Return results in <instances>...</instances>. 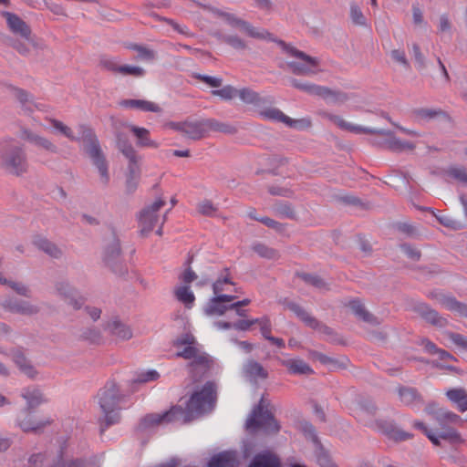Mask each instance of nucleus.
<instances>
[{
	"mask_svg": "<svg viewBox=\"0 0 467 467\" xmlns=\"http://www.w3.org/2000/svg\"><path fill=\"white\" fill-rule=\"evenodd\" d=\"M217 400L216 385L207 381L201 389L195 390L186 403V408L172 406L171 409H179L174 413L177 422L187 423L194 419L210 413L213 410Z\"/></svg>",
	"mask_w": 467,
	"mask_h": 467,
	"instance_id": "1",
	"label": "nucleus"
},
{
	"mask_svg": "<svg viewBox=\"0 0 467 467\" xmlns=\"http://www.w3.org/2000/svg\"><path fill=\"white\" fill-rule=\"evenodd\" d=\"M124 395L114 379H109L98 392V403L102 416L99 418V432L102 435L108 428L119 422L120 402Z\"/></svg>",
	"mask_w": 467,
	"mask_h": 467,
	"instance_id": "2",
	"label": "nucleus"
},
{
	"mask_svg": "<svg viewBox=\"0 0 467 467\" xmlns=\"http://www.w3.org/2000/svg\"><path fill=\"white\" fill-rule=\"evenodd\" d=\"M102 455H92L89 458H70L64 449L55 451L33 453L27 460L28 467H100Z\"/></svg>",
	"mask_w": 467,
	"mask_h": 467,
	"instance_id": "3",
	"label": "nucleus"
},
{
	"mask_svg": "<svg viewBox=\"0 0 467 467\" xmlns=\"http://www.w3.org/2000/svg\"><path fill=\"white\" fill-rule=\"evenodd\" d=\"M30 168L27 153L24 146L14 138L8 137L0 141V170L5 173L22 177Z\"/></svg>",
	"mask_w": 467,
	"mask_h": 467,
	"instance_id": "4",
	"label": "nucleus"
},
{
	"mask_svg": "<svg viewBox=\"0 0 467 467\" xmlns=\"http://www.w3.org/2000/svg\"><path fill=\"white\" fill-rule=\"evenodd\" d=\"M246 429L253 433L262 431L266 434H275L279 431V423L268 410H265L264 398L260 400L259 404L254 408L247 419Z\"/></svg>",
	"mask_w": 467,
	"mask_h": 467,
	"instance_id": "5",
	"label": "nucleus"
},
{
	"mask_svg": "<svg viewBox=\"0 0 467 467\" xmlns=\"http://www.w3.org/2000/svg\"><path fill=\"white\" fill-rule=\"evenodd\" d=\"M273 41L276 42L288 55L300 59V61H290L287 63L288 67L295 75L311 76L317 73L316 67L318 66L317 58L310 57L303 51L287 45L283 40L274 38Z\"/></svg>",
	"mask_w": 467,
	"mask_h": 467,
	"instance_id": "6",
	"label": "nucleus"
},
{
	"mask_svg": "<svg viewBox=\"0 0 467 467\" xmlns=\"http://www.w3.org/2000/svg\"><path fill=\"white\" fill-rule=\"evenodd\" d=\"M80 129L83 130V136L88 140L86 146V152L92 160L93 164L99 170L101 182L104 185H107L109 182L108 163L104 154L102 153L99 140L96 139L91 130L86 128L85 126H80Z\"/></svg>",
	"mask_w": 467,
	"mask_h": 467,
	"instance_id": "7",
	"label": "nucleus"
},
{
	"mask_svg": "<svg viewBox=\"0 0 467 467\" xmlns=\"http://www.w3.org/2000/svg\"><path fill=\"white\" fill-rule=\"evenodd\" d=\"M103 259L105 264L116 275H123L127 273L121 256L120 241L114 228L111 229V239L105 247Z\"/></svg>",
	"mask_w": 467,
	"mask_h": 467,
	"instance_id": "8",
	"label": "nucleus"
},
{
	"mask_svg": "<svg viewBox=\"0 0 467 467\" xmlns=\"http://www.w3.org/2000/svg\"><path fill=\"white\" fill-rule=\"evenodd\" d=\"M413 426L420 430L435 446L441 445V440L448 442L451 446L463 441L461 434L452 427L440 428L434 431L427 428L422 421L419 420L414 421Z\"/></svg>",
	"mask_w": 467,
	"mask_h": 467,
	"instance_id": "9",
	"label": "nucleus"
},
{
	"mask_svg": "<svg viewBox=\"0 0 467 467\" xmlns=\"http://www.w3.org/2000/svg\"><path fill=\"white\" fill-rule=\"evenodd\" d=\"M280 303L288 310L292 311L306 327L317 330L327 336L334 334L332 328L318 321L315 317L308 313L303 306L297 303L285 298Z\"/></svg>",
	"mask_w": 467,
	"mask_h": 467,
	"instance_id": "10",
	"label": "nucleus"
},
{
	"mask_svg": "<svg viewBox=\"0 0 467 467\" xmlns=\"http://www.w3.org/2000/svg\"><path fill=\"white\" fill-rule=\"evenodd\" d=\"M291 85L310 95H316L326 99H329L331 102H344L348 99L347 94L339 91H334L327 87L318 86L310 82H302L298 79L293 78Z\"/></svg>",
	"mask_w": 467,
	"mask_h": 467,
	"instance_id": "11",
	"label": "nucleus"
},
{
	"mask_svg": "<svg viewBox=\"0 0 467 467\" xmlns=\"http://www.w3.org/2000/svg\"><path fill=\"white\" fill-rule=\"evenodd\" d=\"M165 202L161 199L155 201L151 205L144 208L139 217L140 232L142 236H147L159 222L158 212L163 207Z\"/></svg>",
	"mask_w": 467,
	"mask_h": 467,
	"instance_id": "12",
	"label": "nucleus"
},
{
	"mask_svg": "<svg viewBox=\"0 0 467 467\" xmlns=\"http://www.w3.org/2000/svg\"><path fill=\"white\" fill-rule=\"evenodd\" d=\"M52 422L53 420L51 418L36 420L32 416L31 410H26V409L22 410L16 420V425L24 432H32L36 434L43 432L44 429L51 425Z\"/></svg>",
	"mask_w": 467,
	"mask_h": 467,
	"instance_id": "13",
	"label": "nucleus"
},
{
	"mask_svg": "<svg viewBox=\"0 0 467 467\" xmlns=\"http://www.w3.org/2000/svg\"><path fill=\"white\" fill-rule=\"evenodd\" d=\"M223 17L225 19L228 25L233 27H237L243 30L253 38L257 39H268L270 41L274 40V37L271 33H269L265 29H261L253 26L250 23L236 17L235 16L228 13L222 14Z\"/></svg>",
	"mask_w": 467,
	"mask_h": 467,
	"instance_id": "14",
	"label": "nucleus"
},
{
	"mask_svg": "<svg viewBox=\"0 0 467 467\" xmlns=\"http://www.w3.org/2000/svg\"><path fill=\"white\" fill-rule=\"evenodd\" d=\"M180 411L179 409H170L163 413H151L143 417L137 426L139 432H147L154 427L162 423L177 422L174 413Z\"/></svg>",
	"mask_w": 467,
	"mask_h": 467,
	"instance_id": "15",
	"label": "nucleus"
},
{
	"mask_svg": "<svg viewBox=\"0 0 467 467\" xmlns=\"http://www.w3.org/2000/svg\"><path fill=\"white\" fill-rule=\"evenodd\" d=\"M425 411L438 422L441 428H448V424L462 422L459 415L444 408H439L435 402L429 403L425 408Z\"/></svg>",
	"mask_w": 467,
	"mask_h": 467,
	"instance_id": "16",
	"label": "nucleus"
},
{
	"mask_svg": "<svg viewBox=\"0 0 467 467\" xmlns=\"http://www.w3.org/2000/svg\"><path fill=\"white\" fill-rule=\"evenodd\" d=\"M55 291L57 295L75 310H78L85 303L84 298L79 296L78 292L67 281H57L55 284Z\"/></svg>",
	"mask_w": 467,
	"mask_h": 467,
	"instance_id": "17",
	"label": "nucleus"
},
{
	"mask_svg": "<svg viewBox=\"0 0 467 467\" xmlns=\"http://www.w3.org/2000/svg\"><path fill=\"white\" fill-rule=\"evenodd\" d=\"M2 306L11 313L23 316H35L40 311L39 306L36 305L16 297L5 298L2 303Z\"/></svg>",
	"mask_w": 467,
	"mask_h": 467,
	"instance_id": "18",
	"label": "nucleus"
},
{
	"mask_svg": "<svg viewBox=\"0 0 467 467\" xmlns=\"http://www.w3.org/2000/svg\"><path fill=\"white\" fill-rule=\"evenodd\" d=\"M413 311L432 326L444 327L449 324L447 318L441 317L435 309L431 308L426 303H416L413 306Z\"/></svg>",
	"mask_w": 467,
	"mask_h": 467,
	"instance_id": "19",
	"label": "nucleus"
},
{
	"mask_svg": "<svg viewBox=\"0 0 467 467\" xmlns=\"http://www.w3.org/2000/svg\"><path fill=\"white\" fill-rule=\"evenodd\" d=\"M5 354L10 357L19 370L28 378L34 379L37 375L36 368L26 358L24 350L21 348H12L8 353Z\"/></svg>",
	"mask_w": 467,
	"mask_h": 467,
	"instance_id": "20",
	"label": "nucleus"
},
{
	"mask_svg": "<svg viewBox=\"0 0 467 467\" xmlns=\"http://www.w3.org/2000/svg\"><path fill=\"white\" fill-rule=\"evenodd\" d=\"M202 124V119L197 120H185L183 122L174 124V128L187 138L198 140L205 137Z\"/></svg>",
	"mask_w": 467,
	"mask_h": 467,
	"instance_id": "21",
	"label": "nucleus"
},
{
	"mask_svg": "<svg viewBox=\"0 0 467 467\" xmlns=\"http://www.w3.org/2000/svg\"><path fill=\"white\" fill-rule=\"evenodd\" d=\"M429 296L435 299L447 310L454 312L461 317H467V305L457 301L456 298L440 292H431Z\"/></svg>",
	"mask_w": 467,
	"mask_h": 467,
	"instance_id": "22",
	"label": "nucleus"
},
{
	"mask_svg": "<svg viewBox=\"0 0 467 467\" xmlns=\"http://www.w3.org/2000/svg\"><path fill=\"white\" fill-rule=\"evenodd\" d=\"M2 16L5 18L8 28L16 35L29 39L31 29L29 26L17 15L10 12H3Z\"/></svg>",
	"mask_w": 467,
	"mask_h": 467,
	"instance_id": "23",
	"label": "nucleus"
},
{
	"mask_svg": "<svg viewBox=\"0 0 467 467\" xmlns=\"http://www.w3.org/2000/svg\"><path fill=\"white\" fill-rule=\"evenodd\" d=\"M235 298L234 296L230 295H216V296L210 299L208 302L204 312L208 316L217 315L222 316L227 310H229V305H225V303H229L234 301Z\"/></svg>",
	"mask_w": 467,
	"mask_h": 467,
	"instance_id": "24",
	"label": "nucleus"
},
{
	"mask_svg": "<svg viewBox=\"0 0 467 467\" xmlns=\"http://www.w3.org/2000/svg\"><path fill=\"white\" fill-rule=\"evenodd\" d=\"M22 138L29 143L42 149L49 153H57L58 148L48 139L36 134V132L24 129L22 130Z\"/></svg>",
	"mask_w": 467,
	"mask_h": 467,
	"instance_id": "25",
	"label": "nucleus"
},
{
	"mask_svg": "<svg viewBox=\"0 0 467 467\" xmlns=\"http://www.w3.org/2000/svg\"><path fill=\"white\" fill-rule=\"evenodd\" d=\"M321 115L324 119L331 121L332 123L337 125L340 130H348V131L355 133V134L375 132V130L373 129L349 123L338 115H335V114H332L329 112H322Z\"/></svg>",
	"mask_w": 467,
	"mask_h": 467,
	"instance_id": "26",
	"label": "nucleus"
},
{
	"mask_svg": "<svg viewBox=\"0 0 467 467\" xmlns=\"http://www.w3.org/2000/svg\"><path fill=\"white\" fill-rule=\"evenodd\" d=\"M105 330L119 340H129L133 335L131 328L118 317L109 320L105 327Z\"/></svg>",
	"mask_w": 467,
	"mask_h": 467,
	"instance_id": "27",
	"label": "nucleus"
},
{
	"mask_svg": "<svg viewBox=\"0 0 467 467\" xmlns=\"http://www.w3.org/2000/svg\"><path fill=\"white\" fill-rule=\"evenodd\" d=\"M260 115L265 119L283 122L290 128H298L306 121L305 119H293L276 108L265 109L260 112Z\"/></svg>",
	"mask_w": 467,
	"mask_h": 467,
	"instance_id": "28",
	"label": "nucleus"
},
{
	"mask_svg": "<svg viewBox=\"0 0 467 467\" xmlns=\"http://www.w3.org/2000/svg\"><path fill=\"white\" fill-rule=\"evenodd\" d=\"M117 146L122 154L129 159V170L131 175L136 172L137 154L133 146L130 143L129 140L121 133L117 135Z\"/></svg>",
	"mask_w": 467,
	"mask_h": 467,
	"instance_id": "29",
	"label": "nucleus"
},
{
	"mask_svg": "<svg viewBox=\"0 0 467 467\" xmlns=\"http://www.w3.org/2000/svg\"><path fill=\"white\" fill-rule=\"evenodd\" d=\"M375 132H367L366 134H380L388 137L386 140L387 147L393 151H402L405 150H412L415 145L409 141H404L394 136L393 132L385 130H375Z\"/></svg>",
	"mask_w": 467,
	"mask_h": 467,
	"instance_id": "30",
	"label": "nucleus"
},
{
	"mask_svg": "<svg viewBox=\"0 0 467 467\" xmlns=\"http://www.w3.org/2000/svg\"><path fill=\"white\" fill-rule=\"evenodd\" d=\"M238 455L234 451H222L214 455L208 463V467H238Z\"/></svg>",
	"mask_w": 467,
	"mask_h": 467,
	"instance_id": "31",
	"label": "nucleus"
},
{
	"mask_svg": "<svg viewBox=\"0 0 467 467\" xmlns=\"http://www.w3.org/2000/svg\"><path fill=\"white\" fill-rule=\"evenodd\" d=\"M33 244L52 258L59 259L63 255L62 250L56 244L42 235L35 236Z\"/></svg>",
	"mask_w": 467,
	"mask_h": 467,
	"instance_id": "32",
	"label": "nucleus"
},
{
	"mask_svg": "<svg viewBox=\"0 0 467 467\" xmlns=\"http://www.w3.org/2000/svg\"><path fill=\"white\" fill-rule=\"evenodd\" d=\"M247 467H281L280 459L269 451L254 456Z\"/></svg>",
	"mask_w": 467,
	"mask_h": 467,
	"instance_id": "33",
	"label": "nucleus"
},
{
	"mask_svg": "<svg viewBox=\"0 0 467 467\" xmlns=\"http://www.w3.org/2000/svg\"><path fill=\"white\" fill-rule=\"evenodd\" d=\"M245 378L251 382H256L259 379H265L268 377L267 371L264 367L257 361L250 359L244 365L243 368Z\"/></svg>",
	"mask_w": 467,
	"mask_h": 467,
	"instance_id": "34",
	"label": "nucleus"
},
{
	"mask_svg": "<svg viewBox=\"0 0 467 467\" xmlns=\"http://www.w3.org/2000/svg\"><path fill=\"white\" fill-rule=\"evenodd\" d=\"M202 125L204 128L205 136L209 132H222L225 134H234L237 130L234 126L227 123L222 122L215 119H202Z\"/></svg>",
	"mask_w": 467,
	"mask_h": 467,
	"instance_id": "35",
	"label": "nucleus"
},
{
	"mask_svg": "<svg viewBox=\"0 0 467 467\" xmlns=\"http://www.w3.org/2000/svg\"><path fill=\"white\" fill-rule=\"evenodd\" d=\"M21 397L26 400V410H32L40 404L47 402L43 393L37 388L24 389Z\"/></svg>",
	"mask_w": 467,
	"mask_h": 467,
	"instance_id": "36",
	"label": "nucleus"
},
{
	"mask_svg": "<svg viewBox=\"0 0 467 467\" xmlns=\"http://www.w3.org/2000/svg\"><path fill=\"white\" fill-rule=\"evenodd\" d=\"M399 399L406 406H413L422 403V397L419 391L412 387L400 386L398 388Z\"/></svg>",
	"mask_w": 467,
	"mask_h": 467,
	"instance_id": "37",
	"label": "nucleus"
},
{
	"mask_svg": "<svg viewBox=\"0 0 467 467\" xmlns=\"http://www.w3.org/2000/svg\"><path fill=\"white\" fill-rule=\"evenodd\" d=\"M378 426L384 434L394 441H406L411 437L410 433L399 429L390 421L381 420L378 422Z\"/></svg>",
	"mask_w": 467,
	"mask_h": 467,
	"instance_id": "38",
	"label": "nucleus"
},
{
	"mask_svg": "<svg viewBox=\"0 0 467 467\" xmlns=\"http://www.w3.org/2000/svg\"><path fill=\"white\" fill-rule=\"evenodd\" d=\"M237 96L244 103L255 107H262L271 101L266 98H262L257 92L248 88L237 89Z\"/></svg>",
	"mask_w": 467,
	"mask_h": 467,
	"instance_id": "39",
	"label": "nucleus"
},
{
	"mask_svg": "<svg viewBox=\"0 0 467 467\" xmlns=\"http://www.w3.org/2000/svg\"><path fill=\"white\" fill-rule=\"evenodd\" d=\"M446 396L450 401L456 405L460 412L467 410V391L463 388L450 389L446 391Z\"/></svg>",
	"mask_w": 467,
	"mask_h": 467,
	"instance_id": "40",
	"label": "nucleus"
},
{
	"mask_svg": "<svg viewBox=\"0 0 467 467\" xmlns=\"http://www.w3.org/2000/svg\"><path fill=\"white\" fill-rule=\"evenodd\" d=\"M281 364L285 367L291 374L309 375L314 373L310 366L300 358L285 359L281 361Z\"/></svg>",
	"mask_w": 467,
	"mask_h": 467,
	"instance_id": "41",
	"label": "nucleus"
},
{
	"mask_svg": "<svg viewBox=\"0 0 467 467\" xmlns=\"http://www.w3.org/2000/svg\"><path fill=\"white\" fill-rule=\"evenodd\" d=\"M350 309L353 311V313L360 319H362L364 322L369 323L371 325H379L380 322L373 316L371 313L367 311L362 302L358 299L351 300L348 304Z\"/></svg>",
	"mask_w": 467,
	"mask_h": 467,
	"instance_id": "42",
	"label": "nucleus"
},
{
	"mask_svg": "<svg viewBox=\"0 0 467 467\" xmlns=\"http://www.w3.org/2000/svg\"><path fill=\"white\" fill-rule=\"evenodd\" d=\"M120 105L144 112H161V110L159 105L145 99H124L120 102Z\"/></svg>",
	"mask_w": 467,
	"mask_h": 467,
	"instance_id": "43",
	"label": "nucleus"
},
{
	"mask_svg": "<svg viewBox=\"0 0 467 467\" xmlns=\"http://www.w3.org/2000/svg\"><path fill=\"white\" fill-rule=\"evenodd\" d=\"M130 131L135 135L138 141L137 144L140 147L158 148L159 144L150 140V131L145 128L129 125Z\"/></svg>",
	"mask_w": 467,
	"mask_h": 467,
	"instance_id": "44",
	"label": "nucleus"
},
{
	"mask_svg": "<svg viewBox=\"0 0 467 467\" xmlns=\"http://www.w3.org/2000/svg\"><path fill=\"white\" fill-rule=\"evenodd\" d=\"M13 90L15 97L20 102L22 109L26 114L32 113L37 108L32 100V96L26 90L18 88H14Z\"/></svg>",
	"mask_w": 467,
	"mask_h": 467,
	"instance_id": "45",
	"label": "nucleus"
},
{
	"mask_svg": "<svg viewBox=\"0 0 467 467\" xmlns=\"http://www.w3.org/2000/svg\"><path fill=\"white\" fill-rule=\"evenodd\" d=\"M251 249L260 257L267 260H277L280 257V254L276 249L260 242L254 243Z\"/></svg>",
	"mask_w": 467,
	"mask_h": 467,
	"instance_id": "46",
	"label": "nucleus"
},
{
	"mask_svg": "<svg viewBox=\"0 0 467 467\" xmlns=\"http://www.w3.org/2000/svg\"><path fill=\"white\" fill-rule=\"evenodd\" d=\"M412 114L418 120L424 121H429L439 117H447L446 113L441 109L428 108L415 109Z\"/></svg>",
	"mask_w": 467,
	"mask_h": 467,
	"instance_id": "47",
	"label": "nucleus"
},
{
	"mask_svg": "<svg viewBox=\"0 0 467 467\" xmlns=\"http://www.w3.org/2000/svg\"><path fill=\"white\" fill-rule=\"evenodd\" d=\"M176 298L185 305L186 307H192L195 296L193 293L191 291L189 285L179 286L174 291Z\"/></svg>",
	"mask_w": 467,
	"mask_h": 467,
	"instance_id": "48",
	"label": "nucleus"
},
{
	"mask_svg": "<svg viewBox=\"0 0 467 467\" xmlns=\"http://www.w3.org/2000/svg\"><path fill=\"white\" fill-rule=\"evenodd\" d=\"M309 357L312 359L319 361L323 365H327L331 368H344L345 365L343 363H340L338 360L330 358L325 354H322L316 350H309L308 352Z\"/></svg>",
	"mask_w": 467,
	"mask_h": 467,
	"instance_id": "49",
	"label": "nucleus"
},
{
	"mask_svg": "<svg viewBox=\"0 0 467 467\" xmlns=\"http://www.w3.org/2000/svg\"><path fill=\"white\" fill-rule=\"evenodd\" d=\"M209 365V357L198 349L197 355H195V357H193L192 361L189 363V368H191L192 372L197 368H200L202 371H205L208 369Z\"/></svg>",
	"mask_w": 467,
	"mask_h": 467,
	"instance_id": "50",
	"label": "nucleus"
},
{
	"mask_svg": "<svg viewBox=\"0 0 467 467\" xmlns=\"http://www.w3.org/2000/svg\"><path fill=\"white\" fill-rule=\"evenodd\" d=\"M274 211L281 218L296 219V213L293 206L286 202H277L274 207Z\"/></svg>",
	"mask_w": 467,
	"mask_h": 467,
	"instance_id": "51",
	"label": "nucleus"
},
{
	"mask_svg": "<svg viewBox=\"0 0 467 467\" xmlns=\"http://www.w3.org/2000/svg\"><path fill=\"white\" fill-rule=\"evenodd\" d=\"M78 337L80 339L91 344H99L102 339L100 331L95 327L83 328Z\"/></svg>",
	"mask_w": 467,
	"mask_h": 467,
	"instance_id": "52",
	"label": "nucleus"
},
{
	"mask_svg": "<svg viewBox=\"0 0 467 467\" xmlns=\"http://www.w3.org/2000/svg\"><path fill=\"white\" fill-rule=\"evenodd\" d=\"M220 39L222 42L231 46L236 50H244L247 48L246 43L236 35H222Z\"/></svg>",
	"mask_w": 467,
	"mask_h": 467,
	"instance_id": "53",
	"label": "nucleus"
},
{
	"mask_svg": "<svg viewBox=\"0 0 467 467\" xmlns=\"http://www.w3.org/2000/svg\"><path fill=\"white\" fill-rule=\"evenodd\" d=\"M160 378V374L158 371L154 369H150L148 371H143L137 373L135 378L131 380L133 384H142L150 381H155Z\"/></svg>",
	"mask_w": 467,
	"mask_h": 467,
	"instance_id": "54",
	"label": "nucleus"
},
{
	"mask_svg": "<svg viewBox=\"0 0 467 467\" xmlns=\"http://www.w3.org/2000/svg\"><path fill=\"white\" fill-rule=\"evenodd\" d=\"M436 218L441 224L452 230H461L464 227L460 220H456L450 215L441 214L436 216Z\"/></svg>",
	"mask_w": 467,
	"mask_h": 467,
	"instance_id": "55",
	"label": "nucleus"
},
{
	"mask_svg": "<svg viewBox=\"0 0 467 467\" xmlns=\"http://www.w3.org/2000/svg\"><path fill=\"white\" fill-rule=\"evenodd\" d=\"M451 178L467 184V168L462 166H451L446 171Z\"/></svg>",
	"mask_w": 467,
	"mask_h": 467,
	"instance_id": "56",
	"label": "nucleus"
},
{
	"mask_svg": "<svg viewBox=\"0 0 467 467\" xmlns=\"http://www.w3.org/2000/svg\"><path fill=\"white\" fill-rule=\"evenodd\" d=\"M192 262V256L189 257L188 260L184 263V265H186V268L183 271V273L180 275V279L185 284V285H188L189 284L192 283L198 277L196 273L190 266Z\"/></svg>",
	"mask_w": 467,
	"mask_h": 467,
	"instance_id": "57",
	"label": "nucleus"
},
{
	"mask_svg": "<svg viewBox=\"0 0 467 467\" xmlns=\"http://www.w3.org/2000/svg\"><path fill=\"white\" fill-rule=\"evenodd\" d=\"M350 18L351 21L358 26H366L367 19L364 16L360 7L356 4H351L350 5Z\"/></svg>",
	"mask_w": 467,
	"mask_h": 467,
	"instance_id": "58",
	"label": "nucleus"
},
{
	"mask_svg": "<svg viewBox=\"0 0 467 467\" xmlns=\"http://www.w3.org/2000/svg\"><path fill=\"white\" fill-rule=\"evenodd\" d=\"M50 123L56 130H57L70 140H78V138L74 135L73 130L65 125L62 121L52 119H50Z\"/></svg>",
	"mask_w": 467,
	"mask_h": 467,
	"instance_id": "59",
	"label": "nucleus"
},
{
	"mask_svg": "<svg viewBox=\"0 0 467 467\" xmlns=\"http://www.w3.org/2000/svg\"><path fill=\"white\" fill-rule=\"evenodd\" d=\"M212 94L213 96H218L224 100H230L237 96V89L231 85H227L221 89L213 90Z\"/></svg>",
	"mask_w": 467,
	"mask_h": 467,
	"instance_id": "60",
	"label": "nucleus"
},
{
	"mask_svg": "<svg viewBox=\"0 0 467 467\" xmlns=\"http://www.w3.org/2000/svg\"><path fill=\"white\" fill-rule=\"evenodd\" d=\"M6 285L11 287L19 296H26V297L31 296L30 288L26 285H25L21 282H15V281L8 280L6 283Z\"/></svg>",
	"mask_w": 467,
	"mask_h": 467,
	"instance_id": "61",
	"label": "nucleus"
},
{
	"mask_svg": "<svg viewBox=\"0 0 467 467\" xmlns=\"http://www.w3.org/2000/svg\"><path fill=\"white\" fill-rule=\"evenodd\" d=\"M119 73L122 75H131L134 77H142L145 74V70L138 66L131 65H121L119 66Z\"/></svg>",
	"mask_w": 467,
	"mask_h": 467,
	"instance_id": "62",
	"label": "nucleus"
},
{
	"mask_svg": "<svg viewBox=\"0 0 467 467\" xmlns=\"http://www.w3.org/2000/svg\"><path fill=\"white\" fill-rule=\"evenodd\" d=\"M197 209L200 213L206 216H214L217 212V207L209 200L200 202Z\"/></svg>",
	"mask_w": 467,
	"mask_h": 467,
	"instance_id": "63",
	"label": "nucleus"
},
{
	"mask_svg": "<svg viewBox=\"0 0 467 467\" xmlns=\"http://www.w3.org/2000/svg\"><path fill=\"white\" fill-rule=\"evenodd\" d=\"M445 335L450 338L453 344H455L457 347L467 350V337H464L462 334L454 333L451 331L445 332Z\"/></svg>",
	"mask_w": 467,
	"mask_h": 467,
	"instance_id": "64",
	"label": "nucleus"
}]
</instances>
